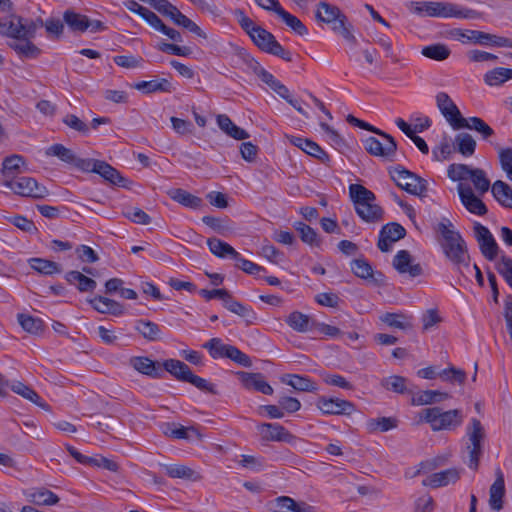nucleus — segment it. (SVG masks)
<instances>
[{
    "instance_id": "nucleus-22",
    "label": "nucleus",
    "mask_w": 512,
    "mask_h": 512,
    "mask_svg": "<svg viewBox=\"0 0 512 512\" xmlns=\"http://www.w3.org/2000/svg\"><path fill=\"white\" fill-rule=\"evenodd\" d=\"M242 385L246 389H254L258 392H261L265 395L273 394V388L271 385L265 381L264 376L261 373H251V372H238L237 373Z\"/></svg>"
},
{
    "instance_id": "nucleus-8",
    "label": "nucleus",
    "mask_w": 512,
    "mask_h": 512,
    "mask_svg": "<svg viewBox=\"0 0 512 512\" xmlns=\"http://www.w3.org/2000/svg\"><path fill=\"white\" fill-rule=\"evenodd\" d=\"M450 35L460 41L461 43H473L480 45H492L496 47H511L512 40L506 37H501L489 34L478 30H462L459 28L453 29Z\"/></svg>"
},
{
    "instance_id": "nucleus-3",
    "label": "nucleus",
    "mask_w": 512,
    "mask_h": 512,
    "mask_svg": "<svg viewBox=\"0 0 512 512\" xmlns=\"http://www.w3.org/2000/svg\"><path fill=\"white\" fill-rule=\"evenodd\" d=\"M414 12L421 16L436 18L479 19L481 13L451 2H413Z\"/></svg>"
},
{
    "instance_id": "nucleus-56",
    "label": "nucleus",
    "mask_w": 512,
    "mask_h": 512,
    "mask_svg": "<svg viewBox=\"0 0 512 512\" xmlns=\"http://www.w3.org/2000/svg\"><path fill=\"white\" fill-rule=\"evenodd\" d=\"M20 326L31 334H38L43 330V321L27 314H18Z\"/></svg>"
},
{
    "instance_id": "nucleus-52",
    "label": "nucleus",
    "mask_w": 512,
    "mask_h": 512,
    "mask_svg": "<svg viewBox=\"0 0 512 512\" xmlns=\"http://www.w3.org/2000/svg\"><path fill=\"white\" fill-rule=\"evenodd\" d=\"M276 15L298 35L303 36L308 33L306 26L296 16L290 14L283 8L278 9Z\"/></svg>"
},
{
    "instance_id": "nucleus-43",
    "label": "nucleus",
    "mask_w": 512,
    "mask_h": 512,
    "mask_svg": "<svg viewBox=\"0 0 512 512\" xmlns=\"http://www.w3.org/2000/svg\"><path fill=\"white\" fill-rule=\"evenodd\" d=\"M462 123L464 124L463 128L478 132L483 140H488L495 134L494 130L479 117L464 118Z\"/></svg>"
},
{
    "instance_id": "nucleus-31",
    "label": "nucleus",
    "mask_w": 512,
    "mask_h": 512,
    "mask_svg": "<svg viewBox=\"0 0 512 512\" xmlns=\"http://www.w3.org/2000/svg\"><path fill=\"white\" fill-rule=\"evenodd\" d=\"M168 196L175 202L191 208L198 209L202 206V199L181 188H174L167 191Z\"/></svg>"
},
{
    "instance_id": "nucleus-58",
    "label": "nucleus",
    "mask_w": 512,
    "mask_h": 512,
    "mask_svg": "<svg viewBox=\"0 0 512 512\" xmlns=\"http://www.w3.org/2000/svg\"><path fill=\"white\" fill-rule=\"evenodd\" d=\"M294 228L297 232H299L300 238L303 242L311 246L319 245L320 242L317 236V232L312 227L303 222H296Z\"/></svg>"
},
{
    "instance_id": "nucleus-63",
    "label": "nucleus",
    "mask_w": 512,
    "mask_h": 512,
    "mask_svg": "<svg viewBox=\"0 0 512 512\" xmlns=\"http://www.w3.org/2000/svg\"><path fill=\"white\" fill-rule=\"evenodd\" d=\"M496 270L512 289V259L503 256L496 264Z\"/></svg>"
},
{
    "instance_id": "nucleus-12",
    "label": "nucleus",
    "mask_w": 512,
    "mask_h": 512,
    "mask_svg": "<svg viewBox=\"0 0 512 512\" xmlns=\"http://www.w3.org/2000/svg\"><path fill=\"white\" fill-rule=\"evenodd\" d=\"M467 435L469 444L467 450L469 453V467L477 470L479 466L480 456L482 455V442L485 438V431L481 422L472 418L470 425L467 427Z\"/></svg>"
},
{
    "instance_id": "nucleus-10",
    "label": "nucleus",
    "mask_w": 512,
    "mask_h": 512,
    "mask_svg": "<svg viewBox=\"0 0 512 512\" xmlns=\"http://www.w3.org/2000/svg\"><path fill=\"white\" fill-rule=\"evenodd\" d=\"M2 184L15 194L23 197L43 199L49 195V191L44 185L39 184L36 179L28 176L4 179Z\"/></svg>"
},
{
    "instance_id": "nucleus-30",
    "label": "nucleus",
    "mask_w": 512,
    "mask_h": 512,
    "mask_svg": "<svg viewBox=\"0 0 512 512\" xmlns=\"http://www.w3.org/2000/svg\"><path fill=\"white\" fill-rule=\"evenodd\" d=\"M130 364L138 372L153 378H160L163 373L162 369L148 357H132Z\"/></svg>"
},
{
    "instance_id": "nucleus-62",
    "label": "nucleus",
    "mask_w": 512,
    "mask_h": 512,
    "mask_svg": "<svg viewBox=\"0 0 512 512\" xmlns=\"http://www.w3.org/2000/svg\"><path fill=\"white\" fill-rule=\"evenodd\" d=\"M439 376L444 381L457 382L460 385L464 384V382L466 380L465 371L462 369L455 368V367H450V368L442 370L439 373Z\"/></svg>"
},
{
    "instance_id": "nucleus-59",
    "label": "nucleus",
    "mask_w": 512,
    "mask_h": 512,
    "mask_svg": "<svg viewBox=\"0 0 512 512\" xmlns=\"http://www.w3.org/2000/svg\"><path fill=\"white\" fill-rule=\"evenodd\" d=\"M473 169L465 164H451L447 174L452 181H462L470 178Z\"/></svg>"
},
{
    "instance_id": "nucleus-4",
    "label": "nucleus",
    "mask_w": 512,
    "mask_h": 512,
    "mask_svg": "<svg viewBox=\"0 0 512 512\" xmlns=\"http://www.w3.org/2000/svg\"><path fill=\"white\" fill-rule=\"evenodd\" d=\"M349 196L357 215L365 222H379L383 218V209L375 204V194L361 184L349 186Z\"/></svg>"
},
{
    "instance_id": "nucleus-53",
    "label": "nucleus",
    "mask_w": 512,
    "mask_h": 512,
    "mask_svg": "<svg viewBox=\"0 0 512 512\" xmlns=\"http://www.w3.org/2000/svg\"><path fill=\"white\" fill-rule=\"evenodd\" d=\"M406 383V378L399 375H392L381 380V386L383 388L398 394H404L407 392Z\"/></svg>"
},
{
    "instance_id": "nucleus-37",
    "label": "nucleus",
    "mask_w": 512,
    "mask_h": 512,
    "mask_svg": "<svg viewBox=\"0 0 512 512\" xmlns=\"http://www.w3.org/2000/svg\"><path fill=\"white\" fill-rule=\"evenodd\" d=\"M286 323L293 330L300 333H305L312 330L313 326L315 325V323L311 321L308 315L303 314L299 311H294L290 313L286 319Z\"/></svg>"
},
{
    "instance_id": "nucleus-36",
    "label": "nucleus",
    "mask_w": 512,
    "mask_h": 512,
    "mask_svg": "<svg viewBox=\"0 0 512 512\" xmlns=\"http://www.w3.org/2000/svg\"><path fill=\"white\" fill-rule=\"evenodd\" d=\"M11 389L16 394L22 396L23 398L29 400L30 402L34 403L38 407L49 410V405L42 400V398L38 395V393L32 389L31 387L25 385L22 382H16L12 384Z\"/></svg>"
},
{
    "instance_id": "nucleus-23",
    "label": "nucleus",
    "mask_w": 512,
    "mask_h": 512,
    "mask_svg": "<svg viewBox=\"0 0 512 512\" xmlns=\"http://www.w3.org/2000/svg\"><path fill=\"white\" fill-rule=\"evenodd\" d=\"M28 502L37 506H52L59 502V497L52 491L41 487L24 491Z\"/></svg>"
},
{
    "instance_id": "nucleus-33",
    "label": "nucleus",
    "mask_w": 512,
    "mask_h": 512,
    "mask_svg": "<svg viewBox=\"0 0 512 512\" xmlns=\"http://www.w3.org/2000/svg\"><path fill=\"white\" fill-rule=\"evenodd\" d=\"M453 148L464 157H470L475 153L476 141L469 133L461 132L455 136Z\"/></svg>"
},
{
    "instance_id": "nucleus-13",
    "label": "nucleus",
    "mask_w": 512,
    "mask_h": 512,
    "mask_svg": "<svg viewBox=\"0 0 512 512\" xmlns=\"http://www.w3.org/2000/svg\"><path fill=\"white\" fill-rule=\"evenodd\" d=\"M436 105L443 117L454 130L463 128V120L459 108L446 92H439L436 95Z\"/></svg>"
},
{
    "instance_id": "nucleus-7",
    "label": "nucleus",
    "mask_w": 512,
    "mask_h": 512,
    "mask_svg": "<svg viewBox=\"0 0 512 512\" xmlns=\"http://www.w3.org/2000/svg\"><path fill=\"white\" fill-rule=\"evenodd\" d=\"M395 184L407 193L419 197L427 195V181L417 174L398 165L389 170Z\"/></svg>"
},
{
    "instance_id": "nucleus-49",
    "label": "nucleus",
    "mask_w": 512,
    "mask_h": 512,
    "mask_svg": "<svg viewBox=\"0 0 512 512\" xmlns=\"http://www.w3.org/2000/svg\"><path fill=\"white\" fill-rule=\"evenodd\" d=\"M164 468L167 475L171 478H179L191 481H196L200 478L193 469L185 465L169 464L164 465Z\"/></svg>"
},
{
    "instance_id": "nucleus-39",
    "label": "nucleus",
    "mask_w": 512,
    "mask_h": 512,
    "mask_svg": "<svg viewBox=\"0 0 512 512\" xmlns=\"http://www.w3.org/2000/svg\"><path fill=\"white\" fill-rule=\"evenodd\" d=\"M135 330L148 341H157L162 338L159 325L149 320H137L135 323Z\"/></svg>"
},
{
    "instance_id": "nucleus-2",
    "label": "nucleus",
    "mask_w": 512,
    "mask_h": 512,
    "mask_svg": "<svg viewBox=\"0 0 512 512\" xmlns=\"http://www.w3.org/2000/svg\"><path fill=\"white\" fill-rule=\"evenodd\" d=\"M437 231L441 235L440 245L444 255L461 275L467 277L466 271L470 272V256L465 240L453 229L450 221L440 222Z\"/></svg>"
},
{
    "instance_id": "nucleus-27",
    "label": "nucleus",
    "mask_w": 512,
    "mask_h": 512,
    "mask_svg": "<svg viewBox=\"0 0 512 512\" xmlns=\"http://www.w3.org/2000/svg\"><path fill=\"white\" fill-rule=\"evenodd\" d=\"M89 302L97 312L102 314L120 316L124 313L122 304L104 296H95Z\"/></svg>"
},
{
    "instance_id": "nucleus-44",
    "label": "nucleus",
    "mask_w": 512,
    "mask_h": 512,
    "mask_svg": "<svg viewBox=\"0 0 512 512\" xmlns=\"http://www.w3.org/2000/svg\"><path fill=\"white\" fill-rule=\"evenodd\" d=\"M28 262L33 270L44 275H53L62 272L59 264L51 260L44 258H30Z\"/></svg>"
},
{
    "instance_id": "nucleus-40",
    "label": "nucleus",
    "mask_w": 512,
    "mask_h": 512,
    "mask_svg": "<svg viewBox=\"0 0 512 512\" xmlns=\"http://www.w3.org/2000/svg\"><path fill=\"white\" fill-rule=\"evenodd\" d=\"M66 280L76 285L81 292L93 291L96 287V281L82 274L79 271H69L65 275Z\"/></svg>"
},
{
    "instance_id": "nucleus-55",
    "label": "nucleus",
    "mask_w": 512,
    "mask_h": 512,
    "mask_svg": "<svg viewBox=\"0 0 512 512\" xmlns=\"http://www.w3.org/2000/svg\"><path fill=\"white\" fill-rule=\"evenodd\" d=\"M176 25L181 26L188 31L196 34L199 37L206 38V34L202 29L186 15H184L179 9L171 19Z\"/></svg>"
},
{
    "instance_id": "nucleus-41",
    "label": "nucleus",
    "mask_w": 512,
    "mask_h": 512,
    "mask_svg": "<svg viewBox=\"0 0 512 512\" xmlns=\"http://www.w3.org/2000/svg\"><path fill=\"white\" fill-rule=\"evenodd\" d=\"M512 80V69L497 67L484 75V82L489 86H500L506 81Z\"/></svg>"
},
{
    "instance_id": "nucleus-26",
    "label": "nucleus",
    "mask_w": 512,
    "mask_h": 512,
    "mask_svg": "<svg viewBox=\"0 0 512 512\" xmlns=\"http://www.w3.org/2000/svg\"><path fill=\"white\" fill-rule=\"evenodd\" d=\"M274 512H315L313 506L304 502L298 503L288 496H281L273 503Z\"/></svg>"
},
{
    "instance_id": "nucleus-46",
    "label": "nucleus",
    "mask_w": 512,
    "mask_h": 512,
    "mask_svg": "<svg viewBox=\"0 0 512 512\" xmlns=\"http://www.w3.org/2000/svg\"><path fill=\"white\" fill-rule=\"evenodd\" d=\"M450 395L446 392H440L435 390H426L412 398L413 405H428L433 403L442 402L449 399Z\"/></svg>"
},
{
    "instance_id": "nucleus-50",
    "label": "nucleus",
    "mask_w": 512,
    "mask_h": 512,
    "mask_svg": "<svg viewBox=\"0 0 512 512\" xmlns=\"http://www.w3.org/2000/svg\"><path fill=\"white\" fill-rule=\"evenodd\" d=\"M87 16L76 13L72 10H66L63 14L65 23L73 32H85L88 30Z\"/></svg>"
},
{
    "instance_id": "nucleus-28",
    "label": "nucleus",
    "mask_w": 512,
    "mask_h": 512,
    "mask_svg": "<svg viewBox=\"0 0 512 512\" xmlns=\"http://www.w3.org/2000/svg\"><path fill=\"white\" fill-rule=\"evenodd\" d=\"M95 173L99 174L102 178H104V180L113 185H117L119 187H128L129 181L124 178L117 169L105 161H98Z\"/></svg>"
},
{
    "instance_id": "nucleus-24",
    "label": "nucleus",
    "mask_w": 512,
    "mask_h": 512,
    "mask_svg": "<svg viewBox=\"0 0 512 512\" xmlns=\"http://www.w3.org/2000/svg\"><path fill=\"white\" fill-rule=\"evenodd\" d=\"M393 267L399 273H408L411 277L420 276L423 272L420 264H411V255L407 250L397 252L393 259Z\"/></svg>"
},
{
    "instance_id": "nucleus-35",
    "label": "nucleus",
    "mask_w": 512,
    "mask_h": 512,
    "mask_svg": "<svg viewBox=\"0 0 512 512\" xmlns=\"http://www.w3.org/2000/svg\"><path fill=\"white\" fill-rule=\"evenodd\" d=\"M134 88L145 94H150L154 92H171L173 87L169 80L162 78L138 82L134 85Z\"/></svg>"
},
{
    "instance_id": "nucleus-64",
    "label": "nucleus",
    "mask_w": 512,
    "mask_h": 512,
    "mask_svg": "<svg viewBox=\"0 0 512 512\" xmlns=\"http://www.w3.org/2000/svg\"><path fill=\"white\" fill-rule=\"evenodd\" d=\"M499 160L502 169L507 173L508 178L512 181V148L499 149Z\"/></svg>"
},
{
    "instance_id": "nucleus-47",
    "label": "nucleus",
    "mask_w": 512,
    "mask_h": 512,
    "mask_svg": "<svg viewBox=\"0 0 512 512\" xmlns=\"http://www.w3.org/2000/svg\"><path fill=\"white\" fill-rule=\"evenodd\" d=\"M492 194L501 205L512 208V189L507 183L497 180L492 186Z\"/></svg>"
},
{
    "instance_id": "nucleus-57",
    "label": "nucleus",
    "mask_w": 512,
    "mask_h": 512,
    "mask_svg": "<svg viewBox=\"0 0 512 512\" xmlns=\"http://www.w3.org/2000/svg\"><path fill=\"white\" fill-rule=\"evenodd\" d=\"M24 163V158L20 155L14 154L6 157L2 163V174L4 179H13L12 175L16 173L20 165Z\"/></svg>"
},
{
    "instance_id": "nucleus-19",
    "label": "nucleus",
    "mask_w": 512,
    "mask_h": 512,
    "mask_svg": "<svg viewBox=\"0 0 512 512\" xmlns=\"http://www.w3.org/2000/svg\"><path fill=\"white\" fill-rule=\"evenodd\" d=\"M261 437L267 441L292 443L295 436L278 423H262L258 426Z\"/></svg>"
},
{
    "instance_id": "nucleus-42",
    "label": "nucleus",
    "mask_w": 512,
    "mask_h": 512,
    "mask_svg": "<svg viewBox=\"0 0 512 512\" xmlns=\"http://www.w3.org/2000/svg\"><path fill=\"white\" fill-rule=\"evenodd\" d=\"M223 305L230 312L243 317L248 321L255 319V313L252 308L236 301L230 293L225 298Z\"/></svg>"
},
{
    "instance_id": "nucleus-60",
    "label": "nucleus",
    "mask_w": 512,
    "mask_h": 512,
    "mask_svg": "<svg viewBox=\"0 0 512 512\" xmlns=\"http://www.w3.org/2000/svg\"><path fill=\"white\" fill-rule=\"evenodd\" d=\"M469 179H471L475 189L479 191L481 194L489 190L490 181L486 177V173L484 172V170L474 168Z\"/></svg>"
},
{
    "instance_id": "nucleus-16",
    "label": "nucleus",
    "mask_w": 512,
    "mask_h": 512,
    "mask_svg": "<svg viewBox=\"0 0 512 512\" xmlns=\"http://www.w3.org/2000/svg\"><path fill=\"white\" fill-rule=\"evenodd\" d=\"M405 235L406 230L402 225L396 222L388 223L380 231L377 246L382 252H388L392 244L404 238Z\"/></svg>"
},
{
    "instance_id": "nucleus-21",
    "label": "nucleus",
    "mask_w": 512,
    "mask_h": 512,
    "mask_svg": "<svg viewBox=\"0 0 512 512\" xmlns=\"http://www.w3.org/2000/svg\"><path fill=\"white\" fill-rule=\"evenodd\" d=\"M351 270L355 276L362 278L369 283L380 285L384 276L379 271H374L372 266L365 259H354L351 262Z\"/></svg>"
},
{
    "instance_id": "nucleus-18",
    "label": "nucleus",
    "mask_w": 512,
    "mask_h": 512,
    "mask_svg": "<svg viewBox=\"0 0 512 512\" xmlns=\"http://www.w3.org/2000/svg\"><path fill=\"white\" fill-rule=\"evenodd\" d=\"M457 190L462 204L469 212L480 216L487 213L486 205L474 194L472 188L469 185L459 183Z\"/></svg>"
},
{
    "instance_id": "nucleus-9",
    "label": "nucleus",
    "mask_w": 512,
    "mask_h": 512,
    "mask_svg": "<svg viewBox=\"0 0 512 512\" xmlns=\"http://www.w3.org/2000/svg\"><path fill=\"white\" fill-rule=\"evenodd\" d=\"M203 348L207 349L210 356L214 359L228 358L247 368L252 365V361L247 354L233 345L224 344L220 338L210 339L203 345Z\"/></svg>"
},
{
    "instance_id": "nucleus-1",
    "label": "nucleus",
    "mask_w": 512,
    "mask_h": 512,
    "mask_svg": "<svg viewBox=\"0 0 512 512\" xmlns=\"http://www.w3.org/2000/svg\"><path fill=\"white\" fill-rule=\"evenodd\" d=\"M7 28L1 31V36L12 39L8 43L9 48L22 59H36L42 51L33 43L37 30L45 27L42 18L27 19L22 16L12 14L7 18Z\"/></svg>"
},
{
    "instance_id": "nucleus-5",
    "label": "nucleus",
    "mask_w": 512,
    "mask_h": 512,
    "mask_svg": "<svg viewBox=\"0 0 512 512\" xmlns=\"http://www.w3.org/2000/svg\"><path fill=\"white\" fill-rule=\"evenodd\" d=\"M420 418L428 423L433 431L453 430L463 422L461 410L442 411L439 407L423 409Z\"/></svg>"
},
{
    "instance_id": "nucleus-20",
    "label": "nucleus",
    "mask_w": 512,
    "mask_h": 512,
    "mask_svg": "<svg viewBox=\"0 0 512 512\" xmlns=\"http://www.w3.org/2000/svg\"><path fill=\"white\" fill-rule=\"evenodd\" d=\"M496 479L489 489V506L493 511H500L504 506L505 480L504 474L500 468L495 471Z\"/></svg>"
},
{
    "instance_id": "nucleus-29",
    "label": "nucleus",
    "mask_w": 512,
    "mask_h": 512,
    "mask_svg": "<svg viewBox=\"0 0 512 512\" xmlns=\"http://www.w3.org/2000/svg\"><path fill=\"white\" fill-rule=\"evenodd\" d=\"M281 382L302 392H315L318 389L310 378L298 374H285L281 377Z\"/></svg>"
},
{
    "instance_id": "nucleus-25",
    "label": "nucleus",
    "mask_w": 512,
    "mask_h": 512,
    "mask_svg": "<svg viewBox=\"0 0 512 512\" xmlns=\"http://www.w3.org/2000/svg\"><path fill=\"white\" fill-rule=\"evenodd\" d=\"M460 479V470L457 468H450L444 471L431 474L428 478L423 480L424 486L438 488L448 484L456 483Z\"/></svg>"
},
{
    "instance_id": "nucleus-14",
    "label": "nucleus",
    "mask_w": 512,
    "mask_h": 512,
    "mask_svg": "<svg viewBox=\"0 0 512 512\" xmlns=\"http://www.w3.org/2000/svg\"><path fill=\"white\" fill-rule=\"evenodd\" d=\"M380 136L383 138V141L373 136L368 137L364 142V147L373 156L391 159L397 150V144L394 138L387 133H381Z\"/></svg>"
},
{
    "instance_id": "nucleus-38",
    "label": "nucleus",
    "mask_w": 512,
    "mask_h": 512,
    "mask_svg": "<svg viewBox=\"0 0 512 512\" xmlns=\"http://www.w3.org/2000/svg\"><path fill=\"white\" fill-rule=\"evenodd\" d=\"M217 123L221 130L236 140H245L249 138L247 131L235 125L225 114L218 115Z\"/></svg>"
},
{
    "instance_id": "nucleus-45",
    "label": "nucleus",
    "mask_w": 512,
    "mask_h": 512,
    "mask_svg": "<svg viewBox=\"0 0 512 512\" xmlns=\"http://www.w3.org/2000/svg\"><path fill=\"white\" fill-rule=\"evenodd\" d=\"M397 419L393 417L371 418L366 422L369 433L386 432L397 427Z\"/></svg>"
},
{
    "instance_id": "nucleus-51",
    "label": "nucleus",
    "mask_w": 512,
    "mask_h": 512,
    "mask_svg": "<svg viewBox=\"0 0 512 512\" xmlns=\"http://www.w3.org/2000/svg\"><path fill=\"white\" fill-rule=\"evenodd\" d=\"M421 53L423 56L429 59L435 61H444L450 56L451 51L445 44L437 43L425 46Z\"/></svg>"
},
{
    "instance_id": "nucleus-54",
    "label": "nucleus",
    "mask_w": 512,
    "mask_h": 512,
    "mask_svg": "<svg viewBox=\"0 0 512 512\" xmlns=\"http://www.w3.org/2000/svg\"><path fill=\"white\" fill-rule=\"evenodd\" d=\"M47 156H55L67 164H73L76 154L62 144H53L46 150Z\"/></svg>"
},
{
    "instance_id": "nucleus-61",
    "label": "nucleus",
    "mask_w": 512,
    "mask_h": 512,
    "mask_svg": "<svg viewBox=\"0 0 512 512\" xmlns=\"http://www.w3.org/2000/svg\"><path fill=\"white\" fill-rule=\"evenodd\" d=\"M234 15L237 18L240 27L249 35V37L256 32V29L261 27L256 25L242 9H235Z\"/></svg>"
},
{
    "instance_id": "nucleus-15",
    "label": "nucleus",
    "mask_w": 512,
    "mask_h": 512,
    "mask_svg": "<svg viewBox=\"0 0 512 512\" xmlns=\"http://www.w3.org/2000/svg\"><path fill=\"white\" fill-rule=\"evenodd\" d=\"M474 235L484 258L489 261L495 260L499 252V246L489 229L480 223H476Z\"/></svg>"
},
{
    "instance_id": "nucleus-32",
    "label": "nucleus",
    "mask_w": 512,
    "mask_h": 512,
    "mask_svg": "<svg viewBox=\"0 0 512 512\" xmlns=\"http://www.w3.org/2000/svg\"><path fill=\"white\" fill-rule=\"evenodd\" d=\"M207 245L210 252L219 258L230 257L234 260L239 259V252H237L230 244L218 238H209L207 240Z\"/></svg>"
},
{
    "instance_id": "nucleus-48",
    "label": "nucleus",
    "mask_w": 512,
    "mask_h": 512,
    "mask_svg": "<svg viewBox=\"0 0 512 512\" xmlns=\"http://www.w3.org/2000/svg\"><path fill=\"white\" fill-rule=\"evenodd\" d=\"M380 320L389 327L408 330L413 327L411 317L399 313H385L380 316Z\"/></svg>"
},
{
    "instance_id": "nucleus-17",
    "label": "nucleus",
    "mask_w": 512,
    "mask_h": 512,
    "mask_svg": "<svg viewBox=\"0 0 512 512\" xmlns=\"http://www.w3.org/2000/svg\"><path fill=\"white\" fill-rule=\"evenodd\" d=\"M317 407L328 415H350L355 410L352 402L339 398L321 397L317 401Z\"/></svg>"
},
{
    "instance_id": "nucleus-11",
    "label": "nucleus",
    "mask_w": 512,
    "mask_h": 512,
    "mask_svg": "<svg viewBox=\"0 0 512 512\" xmlns=\"http://www.w3.org/2000/svg\"><path fill=\"white\" fill-rule=\"evenodd\" d=\"M250 38L261 51L277 56L286 62H292V53L286 50L275 36L263 27L256 29Z\"/></svg>"
},
{
    "instance_id": "nucleus-34",
    "label": "nucleus",
    "mask_w": 512,
    "mask_h": 512,
    "mask_svg": "<svg viewBox=\"0 0 512 512\" xmlns=\"http://www.w3.org/2000/svg\"><path fill=\"white\" fill-rule=\"evenodd\" d=\"M164 369L173 375L177 380L187 382L192 376V371L187 364L180 360L168 359L163 363Z\"/></svg>"
},
{
    "instance_id": "nucleus-6",
    "label": "nucleus",
    "mask_w": 512,
    "mask_h": 512,
    "mask_svg": "<svg viewBox=\"0 0 512 512\" xmlns=\"http://www.w3.org/2000/svg\"><path fill=\"white\" fill-rule=\"evenodd\" d=\"M316 18L327 24L332 25L333 31L339 33L344 39L348 41L355 40V37L347 26V18L341 10L327 2H320L316 11Z\"/></svg>"
}]
</instances>
